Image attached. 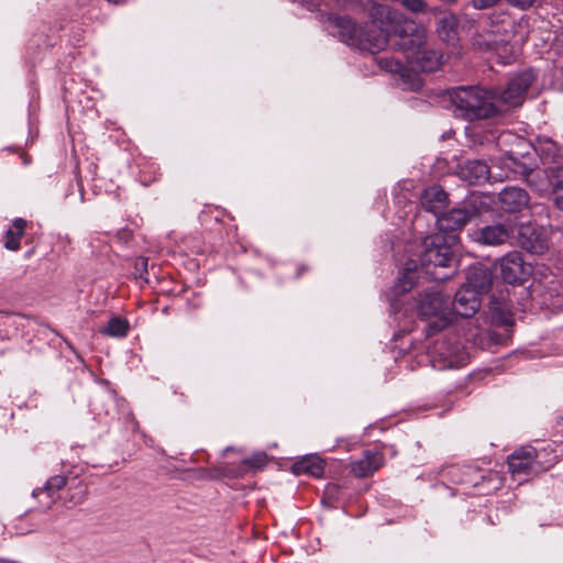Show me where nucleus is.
<instances>
[{"instance_id": "5", "label": "nucleus", "mask_w": 563, "mask_h": 563, "mask_svg": "<svg viewBox=\"0 0 563 563\" xmlns=\"http://www.w3.org/2000/svg\"><path fill=\"white\" fill-rule=\"evenodd\" d=\"M418 312L423 318H435L429 324L428 332H438L453 322V313L450 308V297L439 290H428L420 296Z\"/></svg>"}, {"instance_id": "31", "label": "nucleus", "mask_w": 563, "mask_h": 563, "mask_svg": "<svg viewBox=\"0 0 563 563\" xmlns=\"http://www.w3.org/2000/svg\"><path fill=\"white\" fill-rule=\"evenodd\" d=\"M509 4L519 9H528L536 4H540L543 0H507Z\"/></svg>"}, {"instance_id": "23", "label": "nucleus", "mask_w": 563, "mask_h": 563, "mask_svg": "<svg viewBox=\"0 0 563 563\" xmlns=\"http://www.w3.org/2000/svg\"><path fill=\"white\" fill-rule=\"evenodd\" d=\"M67 485V478L62 475L52 476L45 484V487L38 493L34 492V496L47 495L48 501L44 504L46 508L55 501V494L58 493L63 487Z\"/></svg>"}, {"instance_id": "3", "label": "nucleus", "mask_w": 563, "mask_h": 563, "mask_svg": "<svg viewBox=\"0 0 563 563\" xmlns=\"http://www.w3.org/2000/svg\"><path fill=\"white\" fill-rule=\"evenodd\" d=\"M531 224H520L517 229L510 221L494 223L481 229L477 240L487 245H499L518 233V243L530 253L542 254L547 250L545 241L536 234Z\"/></svg>"}, {"instance_id": "21", "label": "nucleus", "mask_w": 563, "mask_h": 563, "mask_svg": "<svg viewBox=\"0 0 563 563\" xmlns=\"http://www.w3.org/2000/svg\"><path fill=\"white\" fill-rule=\"evenodd\" d=\"M26 221L22 218H16L12 227L5 232L4 247L9 251L20 250V239L24 235Z\"/></svg>"}, {"instance_id": "6", "label": "nucleus", "mask_w": 563, "mask_h": 563, "mask_svg": "<svg viewBox=\"0 0 563 563\" xmlns=\"http://www.w3.org/2000/svg\"><path fill=\"white\" fill-rule=\"evenodd\" d=\"M536 76L532 70H525L514 76L505 88L494 90L495 102L497 103V112L501 106L507 108H516L522 104L526 92L534 81Z\"/></svg>"}, {"instance_id": "13", "label": "nucleus", "mask_w": 563, "mask_h": 563, "mask_svg": "<svg viewBox=\"0 0 563 563\" xmlns=\"http://www.w3.org/2000/svg\"><path fill=\"white\" fill-rule=\"evenodd\" d=\"M500 207L506 212H518L526 208L529 196L526 190L518 187H507L499 194Z\"/></svg>"}, {"instance_id": "8", "label": "nucleus", "mask_w": 563, "mask_h": 563, "mask_svg": "<svg viewBox=\"0 0 563 563\" xmlns=\"http://www.w3.org/2000/svg\"><path fill=\"white\" fill-rule=\"evenodd\" d=\"M496 266L499 267L501 278L508 284H522L531 275L530 265L525 263L518 252L507 253L498 261Z\"/></svg>"}, {"instance_id": "28", "label": "nucleus", "mask_w": 563, "mask_h": 563, "mask_svg": "<svg viewBox=\"0 0 563 563\" xmlns=\"http://www.w3.org/2000/svg\"><path fill=\"white\" fill-rule=\"evenodd\" d=\"M476 43L479 46H485L487 49L498 51L499 47L506 42L504 40H498L493 34L488 33L487 37H484L483 35L479 36V40L476 41Z\"/></svg>"}, {"instance_id": "32", "label": "nucleus", "mask_w": 563, "mask_h": 563, "mask_svg": "<svg viewBox=\"0 0 563 563\" xmlns=\"http://www.w3.org/2000/svg\"><path fill=\"white\" fill-rule=\"evenodd\" d=\"M500 0H472L474 8L483 10L497 4Z\"/></svg>"}, {"instance_id": "19", "label": "nucleus", "mask_w": 563, "mask_h": 563, "mask_svg": "<svg viewBox=\"0 0 563 563\" xmlns=\"http://www.w3.org/2000/svg\"><path fill=\"white\" fill-rule=\"evenodd\" d=\"M324 471V461L318 455H307L292 465V472L297 475L309 474L321 477Z\"/></svg>"}, {"instance_id": "14", "label": "nucleus", "mask_w": 563, "mask_h": 563, "mask_svg": "<svg viewBox=\"0 0 563 563\" xmlns=\"http://www.w3.org/2000/svg\"><path fill=\"white\" fill-rule=\"evenodd\" d=\"M492 283L493 275L488 268L484 266H472L467 271L466 282L463 284V287L474 289L476 294L482 295L490 289Z\"/></svg>"}, {"instance_id": "16", "label": "nucleus", "mask_w": 563, "mask_h": 563, "mask_svg": "<svg viewBox=\"0 0 563 563\" xmlns=\"http://www.w3.org/2000/svg\"><path fill=\"white\" fill-rule=\"evenodd\" d=\"M462 179L470 184H482L489 179L490 170L483 161L474 159L465 162L459 172Z\"/></svg>"}, {"instance_id": "1", "label": "nucleus", "mask_w": 563, "mask_h": 563, "mask_svg": "<svg viewBox=\"0 0 563 563\" xmlns=\"http://www.w3.org/2000/svg\"><path fill=\"white\" fill-rule=\"evenodd\" d=\"M390 14V9L387 5L374 4L371 13L373 22L371 23L357 24L349 16H333L330 23L342 42L357 49L375 54L383 51L388 42L386 32L376 22L383 23L384 19L389 20Z\"/></svg>"}, {"instance_id": "9", "label": "nucleus", "mask_w": 563, "mask_h": 563, "mask_svg": "<svg viewBox=\"0 0 563 563\" xmlns=\"http://www.w3.org/2000/svg\"><path fill=\"white\" fill-rule=\"evenodd\" d=\"M395 45L405 53L407 59L410 53H416L427 45V31L412 21L406 22L398 34V41Z\"/></svg>"}, {"instance_id": "33", "label": "nucleus", "mask_w": 563, "mask_h": 563, "mask_svg": "<svg viewBox=\"0 0 563 563\" xmlns=\"http://www.w3.org/2000/svg\"><path fill=\"white\" fill-rule=\"evenodd\" d=\"M232 450H233L232 448H227V449L223 451V453H227V452L232 451Z\"/></svg>"}, {"instance_id": "25", "label": "nucleus", "mask_w": 563, "mask_h": 563, "mask_svg": "<svg viewBox=\"0 0 563 563\" xmlns=\"http://www.w3.org/2000/svg\"><path fill=\"white\" fill-rule=\"evenodd\" d=\"M457 24L456 16L453 14L444 15L439 21V34L440 36H444L445 40L450 41L453 40L456 32L455 27Z\"/></svg>"}, {"instance_id": "4", "label": "nucleus", "mask_w": 563, "mask_h": 563, "mask_svg": "<svg viewBox=\"0 0 563 563\" xmlns=\"http://www.w3.org/2000/svg\"><path fill=\"white\" fill-rule=\"evenodd\" d=\"M456 236L444 235L442 232L427 236L422 242L423 251L420 255L421 271L434 280H445L450 274H440L438 268L451 267L454 262L452 244Z\"/></svg>"}, {"instance_id": "10", "label": "nucleus", "mask_w": 563, "mask_h": 563, "mask_svg": "<svg viewBox=\"0 0 563 563\" xmlns=\"http://www.w3.org/2000/svg\"><path fill=\"white\" fill-rule=\"evenodd\" d=\"M481 307V295L476 294L474 289L467 287H461L454 297V300H450V308L453 313V321L456 316L463 318H471L476 313Z\"/></svg>"}, {"instance_id": "7", "label": "nucleus", "mask_w": 563, "mask_h": 563, "mask_svg": "<svg viewBox=\"0 0 563 563\" xmlns=\"http://www.w3.org/2000/svg\"><path fill=\"white\" fill-rule=\"evenodd\" d=\"M555 462L556 461H553L549 465H544L539 460L538 451L528 445L515 450L514 453L508 456V468L512 476H529L549 470Z\"/></svg>"}, {"instance_id": "20", "label": "nucleus", "mask_w": 563, "mask_h": 563, "mask_svg": "<svg viewBox=\"0 0 563 563\" xmlns=\"http://www.w3.org/2000/svg\"><path fill=\"white\" fill-rule=\"evenodd\" d=\"M418 266L413 261H409L401 271L395 284V291L404 294L413 288L418 278Z\"/></svg>"}, {"instance_id": "12", "label": "nucleus", "mask_w": 563, "mask_h": 563, "mask_svg": "<svg viewBox=\"0 0 563 563\" xmlns=\"http://www.w3.org/2000/svg\"><path fill=\"white\" fill-rule=\"evenodd\" d=\"M378 66L389 73L399 74L406 88L418 90L421 87V80L417 74H411L398 59L393 57H380L377 59Z\"/></svg>"}, {"instance_id": "18", "label": "nucleus", "mask_w": 563, "mask_h": 563, "mask_svg": "<svg viewBox=\"0 0 563 563\" xmlns=\"http://www.w3.org/2000/svg\"><path fill=\"white\" fill-rule=\"evenodd\" d=\"M420 202L424 210L438 214L448 205V194L439 186H431L422 192Z\"/></svg>"}, {"instance_id": "17", "label": "nucleus", "mask_w": 563, "mask_h": 563, "mask_svg": "<svg viewBox=\"0 0 563 563\" xmlns=\"http://www.w3.org/2000/svg\"><path fill=\"white\" fill-rule=\"evenodd\" d=\"M473 213L463 208L452 209L450 212L438 218L440 231L453 232L463 228L472 218Z\"/></svg>"}, {"instance_id": "22", "label": "nucleus", "mask_w": 563, "mask_h": 563, "mask_svg": "<svg viewBox=\"0 0 563 563\" xmlns=\"http://www.w3.org/2000/svg\"><path fill=\"white\" fill-rule=\"evenodd\" d=\"M129 322L120 317L111 318L108 323L100 328L99 332L107 336L124 338L129 332Z\"/></svg>"}, {"instance_id": "26", "label": "nucleus", "mask_w": 563, "mask_h": 563, "mask_svg": "<svg viewBox=\"0 0 563 563\" xmlns=\"http://www.w3.org/2000/svg\"><path fill=\"white\" fill-rule=\"evenodd\" d=\"M68 501L74 505H78L81 504L86 498L87 486L82 482L73 478L71 483L68 484Z\"/></svg>"}, {"instance_id": "30", "label": "nucleus", "mask_w": 563, "mask_h": 563, "mask_svg": "<svg viewBox=\"0 0 563 563\" xmlns=\"http://www.w3.org/2000/svg\"><path fill=\"white\" fill-rule=\"evenodd\" d=\"M267 462V455L263 452L255 453L252 456L245 459L243 464L252 468H262Z\"/></svg>"}, {"instance_id": "15", "label": "nucleus", "mask_w": 563, "mask_h": 563, "mask_svg": "<svg viewBox=\"0 0 563 563\" xmlns=\"http://www.w3.org/2000/svg\"><path fill=\"white\" fill-rule=\"evenodd\" d=\"M384 463V456L377 451H365L363 457L351 463V472L356 477H366L375 473Z\"/></svg>"}, {"instance_id": "27", "label": "nucleus", "mask_w": 563, "mask_h": 563, "mask_svg": "<svg viewBox=\"0 0 563 563\" xmlns=\"http://www.w3.org/2000/svg\"><path fill=\"white\" fill-rule=\"evenodd\" d=\"M538 151L543 162H556V157H559V148L556 144L550 140L540 143Z\"/></svg>"}, {"instance_id": "24", "label": "nucleus", "mask_w": 563, "mask_h": 563, "mask_svg": "<svg viewBox=\"0 0 563 563\" xmlns=\"http://www.w3.org/2000/svg\"><path fill=\"white\" fill-rule=\"evenodd\" d=\"M553 188L552 199L556 208L563 210V167H556L552 170Z\"/></svg>"}, {"instance_id": "29", "label": "nucleus", "mask_w": 563, "mask_h": 563, "mask_svg": "<svg viewBox=\"0 0 563 563\" xmlns=\"http://www.w3.org/2000/svg\"><path fill=\"white\" fill-rule=\"evenodd\" d=\"M490 310L498 322L507 325L511 324V316L509 314L507 308L498 307L496 302H493Z\"/></svg>"}, {"instance_id": "11", "label": "nucleus", "mask_w": 563, "mask_h": 563, "mask_svg": "<svg viewBox=\"0 0 563 563\" xmlns=\"http://www.w3.org/2000/svg\"><path fill=\"white\" fill-rule=\"evenodd\" d=\"M410 65V73L416 74L417 71L432 73L440 66V56L438 53L424 45L416 53H410L407 58Z\"/></svg>"}, {"instance_id": "2", "label": "nucleus", "mask_w": 563, "mask_h": 563, "mask_svg": "<svg viewBox=\"0 0 563 563\" xmlns=\"http://www.w3.org/2000/svg\"><path fill=\"white\" fill-rule=\"evenodd\" d=\"M456 115L468 121L487 119L497 113L495 93L481 87H457L450 91Z\"/></svg>"}]
</instances>
